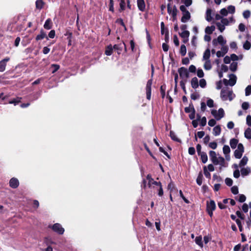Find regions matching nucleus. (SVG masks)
<instances>
[{
    "instance_id": "nucleus-1",
    "label": "nucleus",
    "mask_w": 251,
    "mask_h": 251,
    "mask_svg": "<svg viewBox=\"0 0 251 251\" xmlns=\"http://www.w3.org/2000/svg\"><path fill=\"white\" fill-rule=\"evenodd\" d=\"M220 97L223 100L231 101L235 97V95L231 89L228 87H225L222 89Z\"/></svg>"
},
{
    "instance_id": "nucleus-2",
    "label": "nucleus",
    "mask_w": 251,
    "mask_h": 251,
    "mask_svg": "<svg viewBox=\"0 0 251 251\" xmlns=\"http://www.w3.org/2000/svg\"><path fill=\"white\" fill-rule=\"evenodd\" d=\"M147 179L148 180L149 187L151 188H154L155 186L158 187V195L162 196L163 195V191L161 183L154 181L150 175L147 176Z\"/></svg>"
},
{
    "instance_id": "nucleus-3",
    "label": "nucleus",
    "mask_w": 251,
    "mask_h": 251,
    "mask_svg": "<svg viewBox=\"0 0 251 251\" xmlns=\"http://www.w3.org/2000/svg\"><path fill=\"white\" fill-rule=\"evenodd\" d=\"M209 156L211 161L215 165H223L225 163L224 158L222 156H217L216 153L214 151H210Z\"/></svg>"
},
{
    "instance_id": "nucleus-4",
    "label": "nucleus",
    "mask_w": 251,
    "mask_h": 251,
    "mask_svg": "<svg viewBox=\"0 0 251 251\" xmlns=\"http://www.w3.org/2000/svg\"><path fill=\"white\" fill-rule=\"evenodd\" d=\"M180 10L182 11L183 14L181 21L183 23L187 22L191 18L190 12L187 10L185 6L183 5L180 6Z\"/></svg>"
},
{
    "instance_id": "nucleus-5",
    "label": "nucleus",
    "mask_w": 251,
    "mask_h": 251,
    "mask_svg": "<svg viewBox=\"0 0 251 251\" xmlns=\"http://www.w3.org/2000/svg\"><path fill=\"white\" fill-rule=\"evenodd\" d=\"M226 43V41L224 38V37L220 35L217 38L214 39L212 40V44L214 47H216L218 45H220L222 47H226L225 45Z\"/></svg>"
},
{
    "instance_id": "nucleus-6",
    "label": "nucleus",
    "mask_w": 251,
    "mask_h": 251,
    "mask_svg": "<svg viewBox=\"0 0 251 251\" xmlns=\"http://www.w3.org/2000/svg\"><path fill=\"white\" fill-rule=\"evenodd\" d=\"M216 208V204L214 201L210 200L209 201L207 202L206 210L210 217L213 215V211Z\"/></svg>"
},
{
    "instance_id": "nucleus-7",
    "label": "nucleus",
    "mask_w": 251,
    "mask_h": 251,
    "mask_svg": "<svg viewBox=\"0 0 251 251\" xmlns=\"http://www.w3.org/2000/svg\"><path fill=\"white\" fill-rule=\"evenodd\" d=\"M211 114L216 120H219L224 116L225 112L223 108H220L218 110H212Z\"/></svg>"
},
{
    "instance_id": "nucleus-8",
    "label": "nucleus",
    "mask_w": 251,
    "mask_h": 251,
    "mask_svg": "<svg viewBox=\"0 0 251 251\" xmlns=\"http://www.w3.org/2000/svg\"><path fill=\"white\" fill-rule=\"evenodd\" d=\"M244 151L243 145L241 143L238 144L237 149L234 151V156L238 159L241 158Z\"/></svg>"
},
{
    "instance_id": "nucleus-9",
    "label": "nucleus",
    "mask_w": 251,
    "mask_h": 251,
    "mask_svg": "<svg viewBox=\"0 0 251 251\" xmlns=\"http://www.w3.org/2000/svg\"><path fill=\"white\" fill-rule=\"evenodd\" d=\"M167 9L168 13L172 15L174 20H175L177 12L176 7L175 6H172L170 4H168L167 5Z\"/></svg>"
},
{
    "instance_id": "nucleus-10",
    "label": "nucleus",
    "mask_w": 251,
    "mask_h": 251,
    "mask_svg": "<svg viewBox=\"0 0 251 251\" xmlns=\"http://www.w3.org/2000/svg\"><path fill=\"white\" fill-rule=\"evenodd\" d=\"M152 85V80H149L146 86L147 98L150 100L151 98V87Z\"/></svg>"
},
{
    "instance_id": "nucleus-11",
    "label": "nucleus",
    "mask_w": 251,
    "mask_h": 251,
    "mask_svg": "<svg viewBox=\"0 0 251 251\" xmlns=\"http://www.w3.org/2000/svg\"><path fill=\"white\" fill-rule=\"evenodd\" d=\"M52 229L55 232H57L59 234H62L64 232V228L59 224H55L52 226Z\"/></svg>"
},
{
    "instance_id": "nucleus-12",
    "label": "nucleus",
    "mask_w": 251,
    "mask_h": 251,
    "mask_svg": "<svg viewBox=\"0 0 251 251\" xmlns=\"http://www.w3.org/2000/svg\"><path fill=\"white\" fill-rule=\"evenodd\" d=\"M178 73L179 74V75L182 78H187L189 77V73L188 72V71L187 69L181 67L178 70Z\"/></svg>"
},
{
    "instance_id": "nucleus-13",
    "label": "nucleus",
    "mask_w": 251,
    "mask_h": 251,
    "mask_svg": "<svg viewBox=\"0 0 251 251\" xmlns=\"http://www.w3.org/2000/svg\"><path fill=\"white\" fill-rule=\"evenodd\" d=\"M9 60V57H6L0 61V72H2L5 70L6 63Z\"/></svg>"
},
{
    "instance_id": "nucleus-14",
    "label": "nucleus",
    "mask_w": 251,
    "mask_h": 251,
    "mask_svg": "<svg viewBox=\"0 0 251 251\" xmlns=\"http://www.w3.org/2000/svg\"><path fill=\"white\" fill-rule=\"evenodd\" d=\"M227 52V47H222L220 50L216 52V55L218 57L224 56L225 54Z\"/></svg>"
},
{
    "instance_id": "nucleus-15",
    "label": "nucleus",
    "mask_w": 251,
    "mask_h": 251,
    "mask_svg": "<svg viewBox=\"0 0 251 251\" xmlns=\"http://www.w3.org/2000/svg\"><path fill=\"white\" fill-rule=\"evenodd\" d=\"M229 79L228 80L229 85L234 86L236 83L237 77L235 75L231 74L229 75Z\"/></svg>"
},
{
    "instance_id": "nucleus-16",
    "label": "nucleus",
    "mask_w": 251,
    "mask_h": 251,
    "mask_svg": "<svg viewBox=\"0 0 251 251\" xmlns=\"http://www.w3.org/2000/svg\"><path fill=\"white\" fill-rule=\"evenodd\" d=\"M137 2L138 9L141 11H145L146 9V4L144 0H137Z\"/></svg>"
},
{
    "instance_id": "nucleus-17",
    "label": "nucleus",
    "mask_w": 251,
    "mask_h": 251,
    "mask_svg": "<svg viewBox=\"0 0 251 251\" xmlns=\"http://www.w3.org/2000/svg\"><path fill=\"white\" fill-rule=\"evenodd\" d=\"M9 184L12 188H16L19 186V182L17 178H12L10 180Z\"/></svg>"
},
{
    "instance_id": "nucleus-18",
    "label": "nucleus",
    "mask_w": 251,
    "mask_h": 251,
    "mask_svg": "<svg viewBox=\"0 0 251 251\" xmlns=\"http://www.w3.org/2000/svg\"><path fill=\"white\" fill-rule=\"evenodd\" d=\"M189 34V32L187 30H183L181 33H180V36L184 39V42L185 43L187 42Z\"/></svg>"
},
{
    "instance_id": "nucleus-19",
    "label": "nucleus",
    "mask_w": 251,
    "mask_h": 251,
    "mask_svg": "<svg viewBox=\"0 0 251 251\" xmlns=\"http://www.w3.org/2000/svg\"><path fill=\"white\" fill-rule=\"evenodd\" d=\"M191 84L192 88L196 89L199 87L198 79L196 77L192 78L191 81Z\"/></svg>"
},
{
    "instance_id": "nucleus-20",
    "label": "nucleus",
    "mask_w": 251,
    "mask_h": 251,
    "mask_svg": "<svg viewBox=\"0 0 251 251\" xmlns=\"http://www.w3.org/2000/svg\"><path fill=\"white\" fill-rule=\"evenodd\" d=\"M210 57V50L209 49L206 50L203 53L202 56V60H210L209 58Z\"/></svg>"
},
{
    "instance_id": "nucleus-21",
    "label": "nucleus",
    "mask_w": 251,
    "mask_h": 251,
    "mask_svg": "<svg viewBox=\"0 0 251 251\" xmlns=\"http://www.w3.org/2000/svg\"><path fill=\"white\" fill-rule=\"evenodd\" d=\"M215 29L214 25L208 26L205 28V32L207 34H211Z\"/></svg>"
},
{
    "instance_id": "nucleus-22",
    "label": "nucleus",
    "mask_w": 251,
    "mask_h": 251,
    "mask_svg": "<svg viewBox=\"0 0 251 251\" xmlns=\"http://www.w3.org/2000/svg\"><path fill=\"white\" fill-rule=\"evenodd\" d=\"M204 62L203 67L206 70H209L212 68L211 61L210 60H202Z\"/></svg>"
},
{
    "instance_id": "nucleus-23",
    "label": "nucleus",
    "mask_w": 251,
    "mask_h": 251,
    "mask_svg": "<svg viewBox=\"0 0 251 251\" xmlns=\"http://www.w3.org/2000/svg\"><path fill=\"white\" fill-rule=\"evenodd\" d=\"M221 132V128L220 126H217L214 127L213 129V134L217 136L220 134Z\"/></svg>"
},
{
    "instance_id": "nucleus-24",
    "label": "nucleus",
    "mask_w": 251,
    "mask_h": 251,
    "mask_svg": "<svg viewBox=\"0 0 251 251\" xmlns=\"http://www.w3.org/2000/svg\"><path fill=\"white\" fill-rule=\"evenodd\" d=\"M199 155L201 156L202 163H205L207 161L208 157L206 153L204 152H200Z\"/></svg>"
},
{
    "instance_id": "nucleus-25",
    "label": "nucleus",
    "mask_w": 251,
    "mask_h": 251,
    "mask_svg": "<svg viewBox=\"0 0 251 251\" xmlns=\"http://www.w3.org/2000/svg\"><path fill=\"white\" fill-rule=\"evenodd\" d=\"M211 13L212 10L211 9L208 8L206 10L205 19L208 22H210L212 19Z\"/></svg>"
},
{
    "instance_id": "nucleus-26",
    "label": "nucleus",
    "mask_w": 251,
    "mask_h": 251,
    "mask_svg": "<svg viewBox=\"0 0 251 251\" xmlns=\"http://www.w3.org/2000/svg\"><path fill=\"white\" fill-rule=\"evenodd\" d=\"M223 150L224 153L226 155V158L227 159H228V158H227V156H228V154L229 153V152H230V150L229 146L227 145H225L223 147Z\"/></svg>"
},
{
    "instance_id": "nucleus-27",
    "label": "nucleus",
    "mask_w": 251,
    "mask_h": 251,
    "mask_svg": "<svg viewBox=\"0 0 251 251\" xmlns=\"http://www.w3.org/2000/svg\"><path fill=\"white\" fill-rule=\"evenodd\" d=\"M248 161V158L247 156H244L240 162L239 166L241 167L246 165Z\"/></svg>"
},
{
    "instance_id": "nucleus-28",
    "label": "nucleus",
    "mask_w": 251,
    "mask_h": 251,
    "mask_svg": "<svg viewBox=\"0 0 251 251\" xmlns=\"http://www.w3.org/2000/svg\"><path fill=\"white\" fill-rule=\"evenodd\" d=\"M238 140L236 139H232L230 141V145L232 149H235L237 145L238 146Z\"/></svg>"
},
{
    "instance_id": "nucleus-29",
    "label": "nucleus",
    "mask_w": 251,
    "mask_h": 251,
    "mask_svg": "<svg viewBox=\"0 0 251 251\" xmlns=\"http://www.w3.org/2000/svg\"><path fill=\"white\" fill-rule=\"evenodd\" d=\"M113 48L111 45L107 46L105 49V53L106 55H110L112 53Z\"/></svg>"
},
{
    "instance_id": "nucleus-30",
    "label": "nucleus",
    "mask_w": 251,
    "mask_h": 251,
    "mask_svg": "<svg viewBox=\"0 0 251 251\" xmlns=\"http://www.w3.org/2000/svg\"><path fill=\"white\" fill-rule=\"evenodd\" d=\"M231 59L232 61H237L238 60H242L243 59V55H240L239 56H237L235 54H232L230 55Z\"/></svg>"
},
{
    "instance_id": "nucleus-31",
    "label": "nucleus",
    "mask_w": 251,
    "mask_h": 251,
    "mask_svg": "<svg viewBox=\"0 0 251 251\" xmlns=\"http://www.w3.org/2000/svg\"><path fill=\"white\" fill-rule=\"evenodd\" d=\"M195 242L201 248L203 247V243L202 242L201 236L196 237V238H195Z\"/></svg>"
},
{
    "instance_id": "nucleus-32",
    "label": "nucleus",
    "mask_w": 251,
    "mask_h": 251,
    "mask_svg": "<svg viewBox=\"0 0 251 251\" xmlns=\"http://www.w3.org/2000/svg\"><path fill=\"white\" fill-rule=\"evenodd\" d=\"M238 64L237 62H233L229 66V69L232 72H235L237 69Z\"/></svg>"
},
{
    "instance_id": "nucleus-33",
    "label": "nucleus",
    "mask_w": 251,
    "mask_h": 251,
    "mask_svg": "<svg viewBox=\"0 0 251 251\" xmlns=\"http://www.w3.org/2000/svg\"><path fill=\"white\" fill-rule=\"evenodd\" d=\"M245 136L247 139H251V129L248 128L245 131Z\"/></svg>"
},
{
    "instance_id": "nucleus-34",
    "label": "nucleus",
    "mask_w": 251,
    "mask_h": 251,
    "mask_svg": "<svg viewBox=\"0 0 251 251\" xmlns=\"http://www.w3.org/2000/svg\"><path fill=\"white\" fill-rule=\"evenodd\" d=\"M250 172V169L249 168H243L241 170V173L242 176L248 175Z\"/></svg>"
},
{
    "instance_id": "nucleus-35",
    "label": "nucleus",
    "mask_w": 251,
    "mask_h": 251,
    "mask_svg": "<svg viewBox=\"0 0 251 251\" xmlns=\"http://www.w3.org/2000/svg\"><path fill=\"white\" fill-rule=\"evenodd\" d=\"M216 25H217L218 29L221 32H223L224 30L225 29V26L223 24L220 23V22L216 23Z\"/></svg>"
},
{
    "instance_id": "nucleus-36",
    "label": "nucleus",
    "mask_w": 251,
    "mask_h": 251,
    "mask_svg": "<svg viewBox=\"0 0 251 251\" xmlns=\"http://www.w3.org/2000/svg\"><path fill=\"white\" fill-rule=\"evenodd\" d=\"M228 13L234 14L235 12V7L233 5H229L227 7Z\"/></svg>"
},
{
    "instance_id": "nucleus-37",
    "label": "nucleus",
    "mask_w": 251,
    "mask_h": 251,
    "mask_svg": "<svg viewBox=\"0 0 251 251\" xmlns=\"http://www.w3.org/2000/svg\"><path fill=\"white\" fill-rule=\"evenodd\" d=\"M50 24H51L50 19H47L44 24V28L46 29H50L51 27V26L50 25Z\"/></svg>"
},
{
    "instance_id": "nucleus-38",
    "label": "nucleus",
    "mask_w": 251,
    "mask_h": 251,
    "mask_svg": "<svg viewBox=\"0 0 251 251\" xmlns=\"http://www.w3.org/2000/svg\"><path fill=\"white\" fill-rule=\"evenodd\" d=\"M120 8L119 11L120 12H122L125 9L126 2H125V0H120Z\"/></svg>"
},
{
    "instance_id": "nucleus-39",
    "label": "nucleus",
    "mask_w": 251,
    "mask_h": 251,
    "mask_svg": "<svg viewBox=\"0 0 251 251\" xmlns=\"http://www.w3.org/2000/svg\"><path fill=\"white\" fill-rule=\"evenodd\" d=\"M180 52L182 56H184L186 53V48L184 45H182L180 47Z\"/></svg>"
},
{
    "instance_id": "nucleus-40",
    "label": "nucleus",
    "mask_w": 251,
    "mask_h": 251,
    "mask_svg": "<svg viewBox=\"0 0 251 251\" xmlns=\"http://www.w3.org/2000/svg\"><path fill=\"white\" fill-rule=\"evenodd\" d=\"M46 33L43 31H41L40 34L37 36L36 39V40L43 39L46 37Z\"/></svg>"
},
{
    "instance_id": "nucleus-41",
    "label": "nucleus",
    "mask_w": 251,
    "mask_h": 251,
    "mask_svg": "<svg viewBox=\"0 0 251 251\" xmlns=\"http://www.w3.org/2000/svg\"><path fill=\"white\" fill-rule=\"evenodd\" d=\"M44 5V2L41 0H37L36 2V6L37 8L41 9Z\"/></svg>"
},
{
    "instance_id": "nucleus-42",
    "label": "nucleus",
    "mask_w": 251,
    "mask_h": 251,
    "mask_svg": "<svg viewBox=\"0 0 251 251\" xmlns=\"http://www.w3.org/2000/svg\"><path fill=\"white\" fill-rule=\"evenodd\" d=\"M202 182V175L200 174L197 178V183L199 185H201Z\"/></svg>"
},
{
    "instance_id": "nucleus-43",
    "label": "nucleus",
    "mask_w": 251,
    "mask_h": 251,
    "mask_svg": "<svg viewBox=\"0 0 251 251\" xmlns=\"http://www.w3.org/2000/svg\"><path fill=\"white\" fill-rule=\"evenodd\" d=\"M220 23L223 24L224 25L226 26L229 25V20L227 19V18H223L222 19Z\"/></svg>"
},
{
    "instance_id": "nucleus-44",
    "label": "nucleus",
    "mask_w": 251,
    "mask_h": 251,
    "mask_svg": "<svg viewBox=\"0 0 251 251\" xmlns=\"http://www.w3.org/2000/svg\"><path fill=\"white\" fill-rule=\"evenodd\" d=\"M243 16L245 19L249 18L251 16V11L248 10L244 11L243 13Z\"/></svg>"
},
{
    "instance_id": "nucleus-45",
    "label": "nucleus",
    "mask_w": 251,
    "mask_h": 251,
    "mask_svg": "<svg viewBox=\"0 0 251 251\" xmlns=\"http://www.w3.org/2000/svg\"><path fill=\"white\" fill-rule=\"evenodd\" d=\"M220 13L223 16H226L228 14L227 10L225 8H222V9H221V10L220 11Z\"/></svg>"
},
{
    "instance_id": "nucleus-46",
    "label": "nucleus",
    "mask_w": 251,
    "mask_h": 251,
    "mask_svg": "<svg viewBox=\"0 0 251 251\" xmlns=\"http://www.w3.org/2000/svg\"><path fill=\"white\" fill-rule=\"evenodd\" d=\"M251 44L248 41H246L243 45V48L244 49L248 50L251 48Z\"/></svg>"
},
{
    "instance_id": "nucleus-47",
    "label": "nucleus",
    "mask_w": 251,
    "mask_h": 251,
    "mask_svg": "<svg viewBox=\"0 0 251 251\" xmlns=\"http://www.w3.org/2000/svg\"><path fill=\"white\" fill-rule=\"evenodd\" d=\"M170 135L173 140H174L175 141H179V139L176 137V136L175 133L173 131H170Z\"/></svg>"
},
{
    "instance_id": "nucleus-48",
    "label": "nucleus",
    "mask_w": 251,
    "mask_h": 251,
    "mask_svg": "<svg viewBox=\"0 0 251 251\" xmlns=\"http://www.w3.org/2000/svg\"><path fill=\"white\" fill-rule=\"evenodd\" d=\"M251 94V85H248L245 89V95L249 96Z\"/></svg>"
},
{
    "instance_id": "nucleus-49",
    "label": "nucleus",
    "mask_w": 251,
    "mask_h": 251,
    "mask_svg": "<svg viewBox=\"0 0 251 251\" xmlns=\"http://www.w3.org/2000/svg\"><path fill=\"white\" fill-rule=\"evenodd\" d=\"M185 7H188L192 4V0H182Z\"/></svg>"
},
{
    "instance_id": "nucleus-50",
    "label": "nucleus",
    "mask_w": 251,
    "mask_h": 251,
    "mask_svg": "<svg viewBox=\"0 0 251 251\" xmlns=\"http://www.w3.org/2000/svg\"><path fill=\"white\" fill-rule=\"evenodd\" d=\"M116 50H117L118 53L119 54L122 50V47L121 45H115L113 47Z\"/></svg>"
},
{
    "instance_id": "nucleus-51",
    "label": "nucleus",
    "mask_w": 251,
    "mask_h": 251,
    "mask_svg": "<svg viewBox=\"0 0 251 251\" xmlns=\"http://www.w3.org/2000/svg\"><path fill=\"white\" fill-rule=\"evenodd\" d=\"M231 192L234 194H237L238 193V188L237 186H234L231 188Z\"/></svg>"
},
{
    "instance_id": "nucleus-52",
    "label": "nucleus",
    "mask_w": 251,
    "mask_h": 251,
    "mask_svg": "<svg viewBox=\"0 0 251 251\" xmlns=\"http://www.w3.org/2000/svg\"><path fill=\"white\" fill-rule=\"evenodd\" d=\"M197 76L201 78L204 76V73L201 69H198L197 72Z\"/></svg>"
},
{
    "instance_id": "nucleus-53",
    "label": "nucleus",
    "mask_w": 251,
    "mask_h": 251,
    "mask_svg": "<svg viewBox=\"0 0 251 251\" xmlns=\"http://www.w3.org/2000/svg\"><path fill=\"white\" fill-rule=\"evenodd\" d=\"M238 29L241 32H244L245 30L246 26L244 24L241 23L239 25Z\"/></svg>"
},
{
    "instance_id": "nucleus-54",
    "label": "nucleus",
    "mask_w": 251,
    "mask_h": 251,
    "mask_svg": "<svg viewBox=\"0 0 251 251\" xmlns=\"http://www.w3.org/2000/svg\"><path fill=\"white\" fill-rule=\"evenodd\" d=\"M206 85V82L204 79H201L200 80V85L201 88H204Z\"/></svg>"
},
{
    "instance_id": "nucleus-55",
    "label": "nucleus",
    "mask_w": 251,
    "mask_h": 251,
    "mask_svg": "<svg viewBox=\"0 0 251 251\" xmlns=\"http://www.w3.org/2000/svg\"><path fill=\"white\" fill-rule=\"evenodd\" d=\"M209 147L212 149H216L217 147V144L215 142H210L209 144Z\"/></svg>"
},
{
    "instance_id": "nucleus-56",
    "label": "nucleus",
    "mask_w": 251,
    "mask_h": 251,
    "mask_svg": "<svg viewBox=\"0 0 251 251\" xmlns=\"http://www.w3.org/2000/svg\"><path fill=\"white\" fill-rule=\"evenodd\" d=\"M246 200V197L244 195L241 194L239 196V199L238 201L241 202H244Z\"/></svg>"
},
{
    "instance_id": "nucleus-57",
    "label": "nucleus",
    "mask_w": 251,
    "mask_h": 251,
    "mask_svg": "<svg viewBox=\"0 0 251 251\" xmlns=\"http://www.w3.org/2000/svg\"><path fill=\"white\" fill-rule=\"evenodd\" d=\"M225 182L227 186H230L232 185L233 181L230 178H226L225 180Z\"/></svg>"
},
{
    "instance_id": "nucleus-58",
    "label": "nucleus",
    "mask_w": 251,
    "mask_h": 251,
    "mask_svg": "<svg viewBox=\"0 0 251 251\" xmlns=\"http://www.w3.org/2000/svg\"><path fill=\"white\" fill-rule=\"evenodd\" d=\"M207 105L209 107H213L214 106V101L212 99H209L207 101Z\"/></svg>"
},
{
    "instance_id": "nucleus-59",
    "label": "nucleus",
    "mask_w": 251,
    "mask_h": 251,
    "mask_svg": "<svg viewBox=\"0 0 251 251\" xmlns=\"http://www.w3.org/2000/svg\"><path fill=\"white\" fill-rule=\"evenodd\" d=\"M200 124L202 126H205L206 124V119L205 117H202L200 120Z\"/></svg>"
},
{
    "instance_id": "nucleus-60",
    "label": "nucleus",
    "mask_w": 251,
    "mask_h": 251,
    "mask_svg": "<svg viewBox=\"0 0 251 251\" xmlns=\"http://www.w3.org/2000/svg\"><path fill=\"white\" fill-rule=\"evenodd\" d=\"M231 60V59L230 56L229 57L228 56H226L224 59V62L226 64H228L230 63Z\"/></svg>"
},
{
    "instance_id": "nucleus-61",
    "label": "nucleus",
    "mask_w": 251,
    "mask_h": 251,
    "mask_svg": "<svg viewBox=\"0 0 251 251\" xmlns=\"http://www.w3.org/2000/svg\"><path fill=\"white\" fill-rule=\"evenodd\" d=\"M189 71L191 73H195L196 71V68L194 65H191L189 66Z\"/></svg>"
},
{
    "instance_id": "nucleus-62",
    "label": "nucleus",
    "mask_w": 251,
    "mask_h": 251,
    "mask_svg": "<svg viewBox=\"0 0 251 251\" xmlns=\"http://www.w3.org/2000/svg\"><path fill=\"white\" fill-rule=\"evenodd\" d=\"M249 107V104L247 102H244L242 104V108L244 110H247Z\"/></svg>"
},
{
    "instance_id": "nucleus-63",
    "label": "nucleus",
    "mask_w": 251,
    "mask_h": 251,
    "mask_svg": "<svg viewBox=\"0 0 251 251\" xmlns=\"http://www.w3.org/2000/svg\"><path fill=\"white\" fill-rule=\"evenodd\" d=\"M216 121L214 119H211L208 122V125L210 126H213L216 125Z\"/></svg>"
},
{
    "instance_id": "nucleus-64",
    "label": "nucleus",
    "mask_w": 251,
    "mask_h": 251,
    "mask_svg": "<svg viewBox=\"0 0 251 251\" xmlns=\"http://www.w3.org/2000/svg\"><path fill=\"white\" fill-rule=\"evenodd\" d=\"M247 124L248 126H251V116L248 115L246 118Z\"/></svg>"
}]
</instances>
